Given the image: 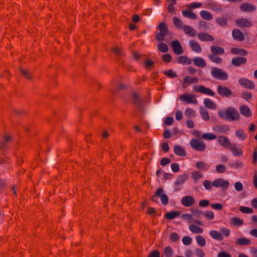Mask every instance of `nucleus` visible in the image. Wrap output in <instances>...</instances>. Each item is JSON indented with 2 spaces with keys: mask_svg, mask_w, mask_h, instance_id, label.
I'll use <instances>...</instances> for the list:
<instances>
[{
  "mask_svg": "<svg viewBox=\"0 0 257 257\" xmlns=\"http://www.w3.org/2000/svg\"><path fill=\"white\" fill-rule=\"evenodd\" d=\"M4 143L5 144L9 143H18L13 141V137L9 135H5L3 137Z\"/></svg>",
  "mask_w": 257,
  "mask_h": 257,
  "instance_id": "46",
  "label": "nucleus"
},
{
  "mask_svg": "<svg viewBox=\"0 0 257 257\" xmlns=\"http://www.w3.org/2000/svg\"><path fill=\"white\" fill-rule=\"evenodd\" d=\"M230 222L231 224L237 226H240L243 224V221L241 219L234 217L230 218Z\"/></svg>",
  "mask_w": 257,
  "mask_h": 257,
  "instance_id": "33",
  "label": "nucleus"
},
{
  "mask_svg": "<svg viewBox=\"0 0 257 257\" xmlns=\"http://www.w3.org/2000/svg\"><path fill=\"white\" fill-rule=\"evenodd\" d=\"M200 16L203 19L207 21H210L213 18L212 15L209 12L204 10L200 12Z\"/></svg>",
  "mask_w": 257,
  "mask_h": 257,
  "instance_id": "37",
  "label": "nucleus"
},
{
  "mask_svg": "<svg viewBox=\"0 0 257 257\" xmlns=\"http://www.w3.org/2000/svg\"><path fill=\"white\" fill-rule=\"evenodd\" d=\"M144 66L147 69L152 68L154 66V62L151 60H147L144 62Z\"/></svg>",
  "mask_w": 257,
  "mask_h": 257,
  "instance_id": "63",
  "label": "nucleus"
},
{
  "mask_svg": "<svg viewBox=\"0 0 257 257\" xmlns=\"http://www.w3.org/2000/svg\"><path fill=\"white\" fill-rule=\"evenodd\" d=\"M211 75L215 78L220 80H226L228 77L225 72L216 67L212 68Z\"/></svg>",
  "mask_w": 257,
  "mask_h": 257,
  "instance_id": "4",
  "label": "nucleus"
},
{
  "mask_svg": "<svg viewBox=\"0 0 257 257\" xmlns=\"http://www.w3.org/2000/svg\"><path fill=\"white\" fill-rule=\"evenodd\" d=\"M20 71L22 74L27 79L31 80L33 79L32 75L28 71L25 70L22 68H19Z\"/></svg>",
  "mask_w": 257,
  "mask_h": 257,
  "instance_id": "47",
  "label": "nucleus"
},
{
  "mask_svg": "<svg viewBox=\"0 0 257 257\" xmlns=\"http://www.w3.org/2000/svg\"><path fill=\"white\" fill-rule=\"evenodd\" d=\"M235 135L238 138L242 140L245 139L246 138V136L244 132L242 130H240L236 131Z\"/></svg>",
  "mask_w": 257,
  "mask_h": 257,
  "instance_id": "52",
  "label": "nucleus"
},
{
  "mask_svg": "<svg viewBox=\"0 0 257 257\" xmlns=\"http://www.w3.org/2000/svg\"><path fill=\"white\" fill-rule=\"evenodd\" d=\"M218 143L220 145H228L230 144L229 140L224 136L218 138Z\"/></svg>",
  "mask_w": 257,
  "mask_h": 257,
  "instance_id": "48",
  "label": "nucleus"
},
{
  "mask_svg": "<svg viewBox=\"0 0 257 257\" xmlns=\"http://www.w3.org/2000/svg\"><path fill=\"white\" fill-rule=\"evenodd\" d=\"M232 37L234 39L238 41H242L244 39L243 33L237 29H235L232 32Z\"/></svg>",
  "mask_w": 257,
  "mask_h": 257,
  "instance_id": "15",
  "label": "nucleus"
},
{
  "mask_svg": "<svg viewBox=\"0 0 257 257\" xmlns=\"http://www.w3.org/2000/svg\"><path fill=\"white\" fill-rule=\"evenodd\" d=\"M234 188L236 191L240 192L242 191L243 187L241 182H237L234 184Z\"/></svg>",
  "mask_w": 257,
  "mask_h": 257,
  "instance_id": "62",
  "label": "nucleus"
},
{
  "mask_svg": "<svg viewBox=\"0 0 257 257\" xmlns=\"http://www.w3.org/2000/svg\"><path fill=\"white\" fill-rule=\"evenodd\" d=\"M246 62V59L244 57H236L232 59V64L235 66H238L240 65L244 64Z\"/></svg>",
  "mask_w": 257,
  "mask_h": 257,
  "instance_id": "20",
  "label": "nucleus"
},
{
  "mask_svg": "<svg viewBox=\"0 0 257 257\" xmlns=\"http://www.w3.org/2000/svg\"><path fill=\"white\" fill-rule=\"evenodd\" d=\"M177 61L178 63L182 64H190L192 63V60L188 59L187 56H181L178 57Z\"/></svg>",
  "mask_w": 257,
  "mask_h": 257,
  "instance_id": "32",
  "label": "nucleus"
},
{
  "mask_svg": "<svg viewBox=\"0 0 257 257\" xmlns=\"http://www.w3.org/2000/svg\"><path fill=\"white\" fill-rule=\"evenodd\" d=\"M133 103L142 111H144V100L140 94L137 91H133L131 93Z\"/></svg>",
  "mask_w": 257,
  "mask_h": 257,
  "instance_id": "3",
  "label": "nucleus"
},
{
  "mask_svg": "<svg viewBox=\"0 0 257 257\" xmlns=\"http://www.w3.org/2000/svg\"><path fill=\"white\" fill-rule=\"evenodd\" d=\"M239 83L241 86L245 87L246 88L250 89L254 88V86L253 83L248 79L245 78H241L239 80Z\"/></svg>",
  "mask_w": 257,
  "mask_h": 257,
  "instance_id": "14",
  "label": "nucleus"
},
{
  "mask_svg": "<svg viewBox=\"0 0 257 257\" xmlns=\"http://www.w3.org/2000/svg\"><path fill=\"white\" fill-rule=\"evenodd\" d=\"M164 255L165 257H172L173 251L170 246H166L164 248Z\"/></svg>",
  "mask_w": 257,
  "mask_h": 257,
  "instance_id": "45",
  "label": "nucleus"
},
{
  "mask_svg": "<svg viewBox=\"0 0 257 257\" xmlns=\"http://www.w3.org/2000/svg\"><path fill=\"white\" fill-rule=\"evenodd\" d=\"M226 148L230 150L235 156H239L242 154L241 149L236 146H225Z\"/></svg>",
  "mask_w": 257,
  "mask_h": 257,
  "instance_id": "21",
  "label": "nucleus"
},
{
  "mask_svg": "<svg viewBox=\"0 0 257 257\" xmlns=\"http://www.w3.org/2000/svg\"><path fill=\"white\" fill-rule=\"evenodd\" d=\"M182 15L184 17L190 18L192 20L197 19L196 15L191 11L183 10Z\"/></svg>",
  "mask_w": 257,
  "mask_h": 257,
  "instance_id": "35",
  "label": "nucleus"
},
{
  "mask_svg": "<svg viewBox=\"0 0 257 257\" xmlns=\"http://www.w3.org/2000/svg\"><path fill=\"white\" fill-rule=\"evenodd\" d=\"M208 57L210 60L213 63L220 64L222 62V59L220 57H218L217 55L210 54L208 55Z\"/></svg>",
  "mask_w": 257,
  "mask_h": 257,
  "instance_id": "34",
  "label": "nucleus"
},
{
  "mask_svg": "<svg viewBox=\"0 0 257 257\" xmlns=\"http://www.w3.org/2000/svg\"><path fill=\"white\" fill-rule=\"evenodd\" d=\"M182 241L184 245H189L192 243V239L190 236H185L183 237Z\"/></svg>",
  "mask_w": 257,
  "mask_h": 257,
  "instance_id": "53",
  "label": "nucleus"
},
{
  "mask_svg": "<svg viewBox=\"0 0 257 257\" xmlns=\"http://www.w3.org/2000/svg\"><path fill=\"white\" fill-rule=\"evenodd\" d=\"M239 210L243 213H252L253 212L252 208L244 206H240Z\"/></svg>",
  "mask_w": 257,
  "mask_h": 257,
  "instance_id": "50",
  "label": "nucleus"
},
{
  "mask_svg": "<svg viewBox=\"0 0 257 257\" xmlns=\"http://www.w3.org/2000/svg\"><path fill=\"white\" fill-rule=\"evenodd\" d=\"M181 217L182 219L187 220L189 223H195L201 226L203 225V223L201 221L193 218L192 214L184 213L182 215Z\"/></svg>",
  "mask_w": 257,
  "mask_h": 257,
  "instance_id": "10",
  "label": "nucleus"
},
{
  "mask_svg": "<svg viewBox=\"0 0 257 257\" xmlns=\"http://www.w3.org/2000/svg\"><path fill=\"white\" fill-rule=\"evenodd\" d=\"M174 151L177 156H185L186 155L185 149L181 146H175Z\"/></svg>",
  "mask_w": 257,
  "mask_h": 257,
  "instance_id": "26",
  "label": "nucleus"
},
{
  "mask_svg": "<svg viewBox=\"0 0 257 257\" xmlns=\"http://www.w3.org/2000/svg\"><path fill=\"white\" fill-rule=\"evenodd\" d=\"M204 102L206 107L211 109H214L216 107L215 104L210 99H205Z\"/></svg>",
  "mask_w": 257,
  "mask_h": 257,
  "instance_id": "43",
  "label": "nucleus"
},
{
  "mask_svg": "<svg viewBox=\"0 0 257 257\" xmlns=\"http://www.w3.org/2000/svg\"><path fill=\"white\" fill-rule=\"evenodd\" d=\"M198 38L202 41H213L214 38L210 35L206 33H199Z\"/></svg>",
  "mask_w": 257,
  "mask_h": 257,
  "instance_id": "22",
  "label": "nucleus"
},
{
  "mask_svg": "<svg viewBox=\"0 0 257 257\" xmlns=\"http://www.w3.org/2000/svg\"><path fill=\"white\" fill-rule=\"evenodd\" d=\"M216 22L221 26H225L227 25V20L224 17L218 18L216 20Z\"/></svg>",
  "mask_w": 257,
  "mask_h": 257,
  "instance_id": "49",
  "label": "nucleus"
},
{
  "mask_svg": "<svg viewBox=\"0 0 257 257\" xmlns=\"http://www.w3.org/2000/svg\"><path fill=\"white\" fill-rule=\"evenodd\" d=\"M156 195L160 198L163 205H166L168 203L169 198L162 188H159L156 190Z\"/></svg>",
  "mask_w": 257,
  "mask_h": 257,
  "instance_id": "6",
  "label": "nucleus"
},
{
  "mask_svg": "<svg viewBox=\"0 0 257 257\" xmlns=\"http://www.w3.org/2000/svg\"><path fill=\"white\" fill-rule=\"evenodd\" d=\"M181 203L184 206L189 207L195 203V200L192 196H185L181 199Z\"/></svg>",
  "mask_w": 257,
  "mask_h": 257,
  "instance_id": "8",
  "label": "nucleus"
},
{
  "mask_svg": "<svg viewBox=\"0 0 257 257\" xmlns=\"http://www.w3.org/2000/svg\"><path fill=\"white\" fill-rule=\"evenodd\" d=\"M182 30L184 31L186 35L191 37H194L196 34V32L194 29L189 26L184 25Z\"/></svg>",
  "mask_w": 257,
  "mask_h": 257,
  "instance_id": "24",
  "label": "nucleus"
},
{
  "mask_svg": "<svg viewBox=\"0 0 257 257\" xmlns=\"http://www.w3.org/2000/svg\"><path fill=\"white\" fill-rule=\"evenodd\" d=\"M188 174H183L177 177L174 184L177 186L183 185L188 180Z\"/></svg>",
  "mask_w": 257,
  "mask_h": 257,
  "instance_id": "16",
  "label": "nucleus"
},
{
  "mask_svg": "<svg viewBox=\"0 0 257 257\" xmlns=\"http://www.w3.org/2000/svg\"><path fill=\"white\" fill-rule=\"evenodd\" d=\"M198 81V79L196 77L187 76L184 77L183 86L186 87V85L192 83H196Z\"/></svg>",
  "mask_w": 257,
  "mask_h": 257,
  "instance_id": "19",
  "label": "nucleus"
},
{
  "mask_svg": "<svg viewBox=\"0 0 257 257\" xmlns=\"http://www.w3.org/2000/svg\"><path fill=\"white\" fill-rule=\"evenodd\" d=\"M192 176L193 178L197 181L198 179L201 178L203 176V174L198 171H194L192 173Z\"/></svg>",
  "mask_w": 257,
  "mask_h": 257,
  "instance_id": "56",
  "label": "nucleus"
},
{
  "mask_svg": "<svg viewBox=\"0 0 257 257\" xmlns=\"http://www.w3.org/2000/svg\"><path fill=\"white\" fill-rule=\"evenodd\" d=\"M196 240L197 244L200 246H204L206 245V241L204 238L201 235L196 236Z\"/></svg>",
  "mask_w": 257,
  "mask_h": 257,
  "instance_id": "44",
  "label": "nucleus"
},
{
  "mask_svg": "<svg viewBox=\"0 0 257 257\" xmlns=\"http://www.w3.org/2000/svg\"><path fill=\"white\" fill-rule=\"evenodd\" d=\"M196 168L198 169L207 170L209 168V166L202 161H198L195 166Z\"/></svg>",
  "mask_w": 257,
  "mask_h": 257,
  "instance_id": "39",
  "label": "nucleus"
},
{
  "mask_svg": "<svg viewBox=\"0 0 257 257\" xmlns=\"http://www.w3.org/2000/svg\"><path fill=\"white\" fill-rule=\"evenodd\" d=\"M193 216L196 217H200L203 215V212L198 209H191Z\"/></svg>",
  "mask_w": 257,
  "mask_h": 257,
  "instance_id": "51",
  "label": "nucleus"
},
{
  "mask_svg": "<svg viewBox=\"0 0 257 257\" xmlns=\"http://www.w3.org/2000/svg\"><path fill=\"white\" fill-rule=\"evenodd\" d=\"M164 73L165 75L170 78L176 77L177 76L176 73L172 69L165 71Z\"/></svg>",
  "mask_w": 257,
  "mask_h": 257,
  "instance_id": "60",
  "label": "nucleus"
},
{
  "mask_svg": "<svg viewBox=\"0 0 257 257\" xmlns=\"http://www.w3.org/2000/svg\"><path fill=\"white\" fill-rule=\"evenodd\" d=\"M195 95L193 94H183L180 96V98L187 103H192L196 104L197 103V100L195 99Z\"/></svg>",
  "mask_w": 257,
  "mask_h": 257,
  "instance_id": "9",
  "label": "nucleus"
},
{
  "mask_svg": "<svg viewBox=\"0 0 257 257\" xmlns=\"http://www.w3.org/2000/svg\"><path fill=\"white\" fill-rule=\"evenodd\" d=\"M226 167L224 165L220 164L216 166V171L218 173H222L225 171Z\"/></svg>",
  "mask_w": 257,
  "mask_h": 257,
  "instance_id": "58",
  "label": "nucleus"
},
{
  "mask_svg": "<svg viewBox=\"0 0 257 257\" xmlns=\"http://www.w3.org/2000/svg\"><path fill=\"white\" fill-rule=\"evenodd\" d=\"M195 91L202 93L206 94L211 96L214 95V92L209 88H206L204 86H200L195 87Z\"/></svg>",
  "mask_w": 257,
  "mask_h": 257,
  "instance_id": "17",
  "label": "nucleus"
},
{
  "mask_svg": "<svg viewBox=\"0 0 257 257\" xmlns=\"http://www.w3.org/2000/svg\"><path fill=\"white\" fill-rule=\"evenodd\" d=\"M180 214V212L178 211H170L166 214L165 217L168 219H172L178 217Z\"/></svg>",
  "mask_w": 257,
  "mask_h": 257,
  "instance_id": "38",
  "label": "nucleus"
},
{
  "mask_svg": "<svg viewBox=\"0 0 257 257\" xmlns=\"http://www.w3.org/2000/svg\"><path fill=\"white\" fill-rule=\"evenodd\" d=\"M173 23L175 27L179 29H182L184 26L182 21L177 17L173 18Z\"/></svg>",
  "mask_w": 257,
  "mask_h": 257,
  "instance_id": "40",
  "label": "nucleus"
},
{
  "mask_svg": "<svg viewBox=\"0 0 257 257\" xmlns=\"http://www.w3.org/2000/svg\"><path fill=\"white\" fill-rule=\"evenodd\" d=\"M202 138L205 140H212L216 138V136L212 134L204 133L202 135Z\"/></svg>",
  "mask_w": 257,
  "mask_h": 257,
  "instance_id": "54",
  "label": "nucleus"
},
{
  "mask_svg": "<svg viewBox=\"0 0 257 257\" xmlns=\"http://www.w3.org/2000/svg\"><path fill=\"white\" fill-rule=\"evenodd\" d=\"M212 186L218 188L220 187L223 190H226L229 186V182L223 178H218L212 183Z\"/></svg>",
  "mask_w": 257,
  "mask_h": 257,
  "instance_id": "5",
  "label": "nucleus"
},
{
  "mask_svg": "<svg viewBox=\"0 0 257 257\" xmlns=\"http://www.w3.org/2000/svg\"><path fill=\"white\" fill-rule=\"evenodd\" d=\"M158 50L162 53H166L169 51L168 45L164 43L161 42L157 45Z\"/></svg>",
  "mask_w": 257,
  "mask_h": 257,
  "instance_id": "36",
  "label": "nucleus"
},
{
  "mask_svg": "<svg viewBox=\"0 0 257 257\" xmlns=\"http://www.w3.org/2000/svg\"><path fill=\"white\" fill-rule=\"evenodd\" d=\"M230 52L235 55L245 56L248 53L247 51L243 49L232 48L230 49Z\"/></svg>",
  "mask_w": 257,
  "mask_h": 257,
  "instance_id": "28",
  "label": "nucleus"
},
{
  "mask_svg": "<svg viewBox=\"0 0 257 257\" xmlns=\"http://www.w3.org/2000/svg\"><path fill=\"white\" fill-rule=\"evenodd\" d=\"M240 10L243 12H252L255 10L256 7L250 3H244L239 6Z\"/></svg>",
  "mask_w": 257,
  "mask_h": 257,
  "instance_id": "13",
  "label": "nucleus"
},
{
  "mask_svg": "<svg viewBox=\"0 0 257 257\" xmlns=\"http://www.w3.org/2000/svg\"><path fill=\"white\" fill-rule=\"evenodd\" d=\"M189 45L194 52L200 53L201 51V47L198 42L194 40H190L189 41Z\"/></svg>",
  "mask_w": 257,
  "mask_h": 257,
  "instance_id": "29",
  "label": "nucleus"
},
{
  "mask_svg": "<svg viewBox=\"0 0 257 257\" xmlns=\"http://www.w3.org/2000/svg\"><path fill=\"white\" fill-rule=\"evenodd\" d=\"M242 166H243L242 162L239 161H236L234 163H232L230 164V166L231 168H235V169L239 168L241 167Z\"/></svg>",
  "mask_w": 257,
  "mask_h": 257,
  "instance_id": "59",
  "label": "nucleus"
},
{
  "mask_svg": "<svg viewBox=\"0 0 257 257\" xmlns=\"http://www.w3.org/2000/svg\"><path fill=\"white\" fill-rule=\"evenodd\" d=\"M239 111L240 113L245 117H249L251 116V111L247 105H242L240 106Z\"/></svg>",
  "mask_w": 257,
  "mask_h": 257,
  "instance_id": "18",
  "label": "nucleus"
},
{
  "mask_svg": "<svg viewBox=\"0 0 257 257\" xmlns=\"http://www.w3.org/2000/svg\"><path fill=\"white\" fill-rule=\"evenodd\" d=\"M160 252L157 250H154L149 254L148 257H160Z\"/></svg>",
  "mask_w": 257,
  "mask_h": 257,
  "instance_id": "64",
  "label": "nucleus"
},
{
  "mask_svg": "<svg viewBox=\"0 0 257 257\" xmlns=\"http://www.w3.org/2000/svg\"><path fill=\"white\" fill-rule=\"evenodd\" d=\"M220 232L222 234L223 238V236L228 237L230 234V230L226 227H222L220 229Z\"/></svg>",
  "mask_w": 257,
  "mask_h": 257,
  "instance_id": "57",
  "label": "nucleus"
},
{
  "mask_svg": "<svg viewBox=\"0 0 257 257\" xmlns=\"http://www.w3.org/2000/svg\"><path fill=\"white\" fill-rule=\"evenodd\" d=\"M210 49L211 54L215 55H222L224 53L223 48L217 46H212L210 47Z\"/></svg>",
  "mask_w": 257,
  "mask_h": 257,
  "instance_id": "25",
  "label": "nucleus"
},
{
  "mask_svg": "<svg viewBox=\"0 0 257 257\" xmlns=\"http://www.w3.org/2000/svg\"><path fill=\"white\" fill-rule=\"evenodd\" d=\"M157 28L160 31L156 35V39L158 42L165 41V37L168 35L171 38H172V33L169 31L165 23H160Z\"/></svg>",
  "mask_w": 257,
  "mask_h": 257,
  "instance_id": "2",
  "label": "nucleus"
},
{
  "mask_svg": "<svg viewBox=\"0 0 257 257\" xmlns=\"http://www.w3.org/2000/svg\"><path fill=\"white\" fill-rule=\"evenodd\" d=\"M195 254L198 257H204L205 256V253L200 248H196L195 249Z\"/></svg>",
  "mask_w": 257,
  "mask_h": 257,
  "instance_id": "61",
  "label": "nucleus"
},
{
  "mask_svg": "<svg viewBox=\"0 0 257 257\" xmlns=\"http://www.w3.org/2000/svg\"><path fill=\"white\" fill-rule=\"evenodd\" d=\"M209 234L212 238L215 240L221 241L223 239L222 234L217 230H210L209 231Z\"/></svg>",
  "mask_w": 257,
  "mask_h": 257,
  "instance_id": "23",
  "label": "nucleus"
},
{
  "mask_svg": "<svg viewBox=\"0 0 257 257\" xmlns=\"http://www.w3.org/2000/svg\"><path fill=\"white\" fill-rule=\"evenodd\" d=\"M194 63L195 65L199 67H205L206 63L204 60L201 57H195L193 59Z\"/></svg>",
  "mask_w": 257,
  "mask_h": 257,
  "instance_id": "30",
  "label": "nucleus"
},
{
  "mask_svg": "<svg viewBox=\"0 0 257 257\" xmlns=\"http://www.w3.org/2000/svg\"><path fill=\"white\" fill-rule=\"evenodd\" d=\"M217 91L219 94L223 97H229L232 94V92L229 88L222 85L217 86Z\"/></svg>",
  "mask_w": 257,
  "mask_h": 257,
  "instance_id": "11",
  "label": "nucleus"
},
{
  "mask_svg": "<svg viewBox=\"0 0 257 257\" xmlns=\"http://www.w3.org/2000/svg\"><path fill=\"white\" fill-rule=\"evenodd\" d=\"M235 243L239 245H248L251 244V241L247 238H238L236 239Z\"/></svg>",
  "mask_w": 257,
  "mask_h": 257,
  "instance_id": "31",
  "label": "nucleus"
},
{
  "mask_svg": "<svg viewBox=\"0 0 257 257\" xmlns=\"http://www.w3.org/2000/svg\"><path fill=\"white\" fill-rule=\"evenodd\" d=\"M218 114L221 118L230 121L238 120L240 118L238 112L232 107H229L225 112L220 110Z\"/></svg>",
  "mask_w": 257,
  "mask_h": 257,
  "instance_id": "1",
  "label": "nucleus"
},
{
  "mask_svg": "<svg viewBox=\"0 0 257 257\" xmlns=\"http://www.w3.org/2000/svg\"><path fill=\"white\" fill-rule=\"evenodd\" d=\"M189 229L190 231L196 234H200L203 232V229L201 227L192 223L189 225Z\"/></svg>",
  "mask_w": 257,
  "mask_h": 257,
  "instance_id": "27",
  "label": "nucleus"
},
{
  "mask_svg": "<svg viewBox=\"0 0 257 257\" xmlns=\"http://www.w3.org/2000/svg\"><path fill=\"white\" fill-rule=\"evenodd\" d=\"M171 46L174 52L177 55H180L183 53V50L182 46L178 40H174L171 43Z\"/></svg>",
  "mask_w": 257,
  "mask_h": 257,
  "instance_id": "12",
  "label": "nucleus"
},
{
  "mask_svg": "<svg viewBox=\"0 0 257 257\" xmlns=\"http://www.w3.org/2000/svg\"><path fill=\"white\" fill-rule=\"evenodd\" d=\"M203 215L207 219L212 220L214 217V213L211 211H207L203 213Z\"/></svg>",
  "mask_w": 257,
  "mask_h": 257,
  "instance_id": "55",
  "label": "nucleus"
},
{
  "mask_svg": "<svg viewBox=\"0 0 257 257\" xmlns=\"http://www.w3.org/2000/svg\"><path fill=\"white\" fill-rule=\"evenodd\" d=\"M200 112L202 118L205 120H209V115L208 111L205 108L201 107L200 108Z\"/></svg>",
  "mask_w": 257,
  "mask_h": 257,
  "instance_id": "42",
  "label": "nucleus"
},
{
  "mask_svg": "<svg viewBox=\"0 0 257 257\" xmlns=\"http://www.w3.org/2000/svg\"><path fill=\"white\" fill-rule=\"evenodd\" d=\"M235 23L240 28H250L252 26L250 21L245 18H239L235 20Z\"/></svg>",
  "mask_w": 257,
  "mask_h": 257,
  "instance_id": "7",
  "label": "nucleus"
},
{
  "mask_svg": "<svg viewBox=\"0 0 257 257\" xmlns=\"http://www.w3.org/2000/svg\"><path fill=\"white\" fill-rule=\"evenodd\" d=\"M229 130V127L227 125H217L215 127V130L219 133H226Z\"/></svg>",
  "mask_w": 257,
  "mask_h": 257,
  "instance_id": "41",
  "label": "nucleus"
}]
</instances>
